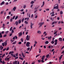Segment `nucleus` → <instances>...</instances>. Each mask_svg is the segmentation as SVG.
Here are the masks:
<instances>
[{"label": "nucleus", "instance_id": "nucleus-29", "mask_svg": "<svg viewBox=\"0 0 64 64\" xmlns=\"http://www.w3.org/2000/svg\"><path fill=\"white\" fill-rule=\"evenodd\" d=\"M26 5H24L23 6V8L24 9H25L26 8Z\"/></svg>", "mask_w": 64, "mask_h": 64}, {"label": "nucleus", "instance_id": "nucleus-46", "mask_svg": "<svg viewBox=\"0 0 64 64\" xmlns=\"http://www.w3.org/2000/svg\"><path fill=\"white\" fill-rule=\"evenodd\" d=\"M18 44H22V42H18Z\"/></svg>", "mask_w": 64, "mask_h": 64}, {"label": "nucleus", "instance_id": "nucleus-1", "mask_svg": "<svg viewBox=\"0 0 64 64\" xmlns=\"http://www.w3.org/2000/svg\"><path fill=\"white\" fill-rule=\"evenodd\" d=\"M30 36H29L28 35H27L26 38V40L27 41H29V39H30Z\"/></svg>", "mask_w": 64, "mask_h": 64}, {"label": "nucleus", "instance_id": "nucleus-58", "mask_svg": "<svg viewBox=\"0 0 64 64\" xmlns=\"http://www.w3.org/2000/svg\"><path fill=\"white\" fill-rule=\"evenodd\" d=\"M6 50V48L3 49V51H5V50Z\"/></svg>", "mask_w": 64, "mask_h": 64}, {"label": "nucleus", "instance_id": "nucleus-22", "mask_svg": "<svg viewBox=\"0 0 64 64\" xmlns=\"http://www.w3.org/2000/svg\"><path fill=\"white\" fill-rule=\"evenodd\" d=\"M22 55L23 57H25V56L24 55V54L23 53H22Z\"/></svg>", "mask_w": 64, "mask_h": 64}, {"label": "nucleus", "instance_id": "nucleus-50", "mask_svg": "<svg viewBox=\"0 0 64 64\" xmlns=\"http://www.w3.org/2000/svg\"><path fill=\"white\" fill-rule=\"evenodd\" d=\"M39 53H41V49H39Z\"/></svg>", "mask_w": 64, "mask_h": 64}, {"label": "nucleus", "instance_id": "nucleus-3", "mask_svg": "<svg viewBox=\"0 0 64 64\" xmlns=\"http://www.w3.org/2000/svg\"><path fill=\"white\" fill-rule=\"evenodd\" d=\"M30 43L29 42H28L26 44V47H29V46H30V45H29V44H30Z\"/></svg>", "mask_w": 64, "mask_h": 64}, {"label": "nucleus", "instance_id": "nucleus-42", "mask_svg": "<svg viewBox=\"0 0 64 64\" xmlns=\"http://www.w3.org/2000/svg\"><path fill=\"white\" fill-rule=\"evenodd\" d=\"M30 48H27V51H29V50H30Z\"/></svg>", "mask_w": 64, "mask_h": 64}, {"label": "nucleus", "instance_id": "nucleus-49", "mask_svg": "<svg viewBox=\"0 0 64 64\" xmlns=\"http://www.w3.org/2000/svg\"><path fill=\"white\" fill-rule=\"evenodd\" d=\"M11 32L12 33V34L13 33H14V31L13 30H12V31Z\"/></svg>", "mask_w": 64, "mask_h": 64}, {"label": "nucleus", "instance_id": "nucleus-39", "mask_svg": "<svg viewBox=\"0 0 64 64\" xmlns=\"http://www.w3.org/2000/svg\"><path fill=\"white\" fill-rule=\"evenodd\" d=\"M6 36H7V34H5V35L4 36V37H6Z\"/></svg>", "mask_w": 64, "mask_h": 64}, {"label": "nucleus", "instance_id": "nucleus-6", "mask_svg": "<svg viewBox=\"0 0 64 64\" xmlns=\"http://www.w3.org/2000/svg\"><path fill=\"white\" fill-rule=\"evenodd\" d=\"M17 64V61H15L13 62V64Z\"/></svg>", "mask_w": 64, "mask_h": 64}, {"label": "nucleus", "instance_id": "nucleus-2", "mask_svg": "<svg viewBox=\"0 0 64 64\" xmlns=\"http://www.w3.org/2000/svg\"><path fill=\"white\" fill-rule=\"evenodd\" d=\"M56 5H57V6L55 7H54L53 8L54 9H58V4H57Z\"/></svg>", "mask_w": 64, "mask_h": 64}, {"label": "nucleus", "instance_id": "nucleus-64", "mask_svg": "<svg viewBox=\"0 0 64 64\" xmlns=\"http://www.w3.org/2000/svg\"><path fill=\"white\" fill-rule=\"evenodd\" d=\"M57 11L58 12H59L60 11V10L59 9H58Z\"/></svg>", "mask_w": 64, "mask_h": 64}, {"label": "nucleus", "instance_id": "nucleus-24", "mask_svg": "<svg viewBox=\"0 0 64 64\" xmlns=\"http://www.w3.org/2000/svg\"><path fill=\"white\" fill-rule=\"evenodd\" d=\"M32 23H31L30 24V28L31 29H32Z\"/></svg>", "mask_w": 64, "mask_h": 64}, {"label": "nucleus", "instance_id": "nucleus-12", "mask_svg": "<svg viewBox=\"0 0 64 64\" xmlns=\"http://www.w3.org/2000/svg\"><path fill=\"white\" fill-rule=\"evenodd\" d=\"M3 4H4V2L3 1L0 4V5L2 6V5H3Z\"/></svg>", "mask_w": 64, "mask_h": 64}, {"label": "nucleus", "instance_id": "nucleus-19", "mask_svg": "<svg viewBox=\"0 0 64 64\" xmlns=\"http://www.w3.org/2000/svg\"><path fill=\"white\" fill-rule=\"evenodd\" d=\"M21 22V20H18V23L19 24H20Z\"/></svg>", "mask_w": 64, "mask_h": 64}, {"label": "nucleus", "instance_id": "nucleus-14", "mask_svg": "<svg viewBox=\"0 0 64 64\" xmlns=\"http://www.w3.org/2000/svg\"><path fill=\"white\" fill-rule=\"evenodd\" d=\"M40 26H39L38 28H40V27H41L42 25V22H40Z\"/></svg>", "mask_w": 64, "mask_h": 64}, {"label": "nucleus", "instance_id": "nucleus-48", "mask_svg": "<svg viewBox=\"0 0 64 64\" xmlns=\"http://www.w3.org/2000/svg\"><path fill=\"white\" fill-rule=\"evenodd\" d=\"M18 0H14L13 1V2H15L16 1H17Z\"/></svg>", "mask_w": 64, "mask_h": 64}, {"label": "nucleus", "instance_id": "nucleus-8", "mask_svg": "<svg viewBox=\"0 0 64 64\" xmlns=\"http://www.w3.org/2000/svg\"><path fill=\"white\" fill-rule=\"evenodd\" d=\"M45 4V2L44 1H43V4L42 5V6H41V7L42 8L44 6V4Z\"/></svg>", "mask_w": 64, "mask_h": 64}, {"label": "nucleus", "instance_id": "nucleus-53", "mask_svg": "<svg viewBox=\"0 0 64 64\" xmlns=\"http://www.w3.org/2000/svg\"><path fill=\"white\" fill-rule=\"evenodd\" d=\"M12 35V33L10 34V36H11Z\"/></svg>", "mask_w": 64, "mask_h": 64}, {"label": "nucleus", "instance_id": "nucleus-5", "mask_svg": "<svg viewBox=\"0 0 64 64\" xmlns=\"http://www.w3.org/2000/svg\"><path fill=\"white\" fill-rule=\"evenodd\" d=\"M39 7H40V6H38V7L36 6L35 7L34 9H35V10H37V9H38V8H39Z\"/></svg>", "mask_w": 64, "mask_h": 64}, {"label": "nucleus", "instance_id": "nucleus-11", "mask_svg": "<svg viewBox=\"0 0 64 64\" xmlns=\"http://www.w3.org/2000/svg\"><path fill=\"white\" fill-rule=\"evenodd\" d=\"M13 10L14 11H15V10H16V7H14V8H13Z\"/></svg>", "mask_w": 64, "mask_h": 64}, {"label": "nucleus", "instance_id": "nucleus-31", "mask_svg": "<svg viewBox=\"0 0 64 64\" xmlns=\"http://www.w3.org/2000/svg\"><path fill=\"white\" fill-rule=\"evenodd\" d=\"M38 63H40V62H41V60H38Z\"/></svg>", "mask_w": 64, "mask_h": 64}, {"label": "nucleus", "instance_id": "nucleus-32", "mask_svg": "<svg viewBox=\"0 0 64 64\" xmlns=\"http://www.w3.org/2000/svg\"><path fill=\"white\" fill-rule=\"evenodd\" d=\"M4 13V11H2L1 12L0 14H3Z\"/></svg>", "mask_w": 64, "mask_h": 64}, {"label": "nucleus", "instance_id": "nucleus-9", "mask_svg": "<svg viewBox=\"0 0 64 64\" xmlns=\"http://www.w3.org/2000/svg\"><path fill=\"white\" fill-rule=\"evenodd\" d=\"M14 53V52L12 51V52H9V55H10V54H13Z\"/></svg>", "mask_w": 64, "mask_h": 64}, {"label": "nucleus", "instance_id": "nucleus-30", "mask_svg": "<svg viewBox=\"0 0 64 64\" xmlns=\"http://www.w3.org/2000/svg\"><path fill=\"white\" fill-rule=\"evenodd\" d=\"M18 16H16V18H15V20H16L18 18Z\"/></svg>", "mask_w": 64, "mask_h": 64}, {"label": "nucleus", "instance_id": "nucleus-13", "mask_svg": "<svg viewBox=\"0 0 64 64\" xmlns=\"http://www.w3.org/2000/svg\"><path fill=\"white\" fill-rule=\"evenodd\" d=\"M49 43V42L48 41H46L45 42V44H48Z\"/></svg>", "mask_w": 64, "mask_h": 64}, {"label": "nucleus", "instance_id": "nucleus-40", "mask_svg": "<svg viewBox=\"0 0 64 64\" xmlns=\"http://www.w3.org/2000/svg\"><path fill=\"white\" fill-rule=\"evenodd\" d=\"M63 14V12L60 11V14Z\"/></svg>", "mask_w": 64, "mask_h": 64}, {"label": "nucleus", "instance_id": "nucleus-25", "mask_svg": "<svg viewBox=\"0 0 64 64\" xmlns=\"http://www.w3.org/2000/svg\"><path fill=\"white\" fill-rule=\"evenodd\" d=\"M16 42H17V41H15V42H14L13 43H12V44H16Z\"/></svg>", "mask_w": 64, "mask_h": 64}, {"label": "nucleus", "instance_id": "nucleus-38", "mask_svg": "<svg viewBox=\"0 0 64 64\" xmlns=\"http://www.w3.org/2000/svg\"><path fill=\"white\" fill-rule=\"evenodd\" d=\"M32 47H33V46H31V47L30 48V51H31V49H32Z\"/></svg>", "mask_w": 64, "mask_h": 64}, {"label": "nucleus", "instance_id": "nucleus-63", "mask_svg": "<svg viewBox=\"0 0 64 64\" xmlns=\"http://www.w3.org/2000/svg\"><path fill=\"white\" fill-rule=\"evenodd\" d=\"M61 23V21H59L58 22V24H59Z\"/></svg>", "mask_w": 64, "mask_h": 64}, {"label": "nucleus", "instance_id": "nucleus-17", "mask_svg": "<svg viewBox=\"0 0 64 64\" xmlns=\"http://www.w3.org/2000/svg\"><path fill=\"white\" fill-rule=\"evenodd\" d=\"M34 3V1H32L30 2V4H33Z\"/></svg>", "mask_w": 64, "mask_h": 64}, {"label": "nucleus", "instance_id": "nucleus-62", "mask_svg": "<svg viewBox=\"0 0 64 64\" xmlns=\"http://www.w3.org/2000/svg\"><path fill=\"white\" fill-rule=\"evenodd\" d=\"M54 42H57V40H55Z\"/></svg>", "mask_w": 64, "mask_h": 64}, {"label": "nucleus", "instance_id": "nucleus-27", "mask_svg": "<svg viewBox=\"0 0 64 64\" xmlns=\"http://www.w3.org/2000/svg\"><path fill=\"white\" fill-rule=\"evenodd\" d=\"M49 56V54L48 55H46V57L47 58H48Z\"/></svg>", "mask_w": 64, "mask_h": 64}, {"label": "nucleus", "instance_id": "nucleus-45", "mask_svg": "<svg viewBox=\"0 0 64 64\" xmlns=\"http://www.w3.org/2000/svg\"><path fill=\"white\" fill-rule=\"evenodd\" d=\"M12 18H11L10 20V22H12Z\"/></svg>", "mask_w": 64, "mask_h": 64}, {"label": "nucleus", "instance_id": "nucleus-33", "mask_svg": "<svg viewBox=\"0 0 64 64\" xmlns=\"http://www.w3.org/2000/svg\"><path fill=\"white\" fill-rule=\"evenodd\" d=\"M41 62L42 63H44V60H41Z\"/></svg>", "mask_w": 64, "mask_h": 64}, {"label": "nucleus", "instance_id": "nucleus-59", "mask_svg": "<svg viewBox=\"0 0 64 64\" xmlns=\"http://www.w3.org/2000/svg\"><path fill=\"white\" fill-rule=\"evenodd\" d=\"M15 38H16V39H17V36H15Z\"/></svg>", "mask_w": 64, "mask_h": 64}, {"label": "nucleus", "instance_id": "nucleus-61", "mask_svg": "<svg viewBox=\"0 0 64 64\" xmlns=\"http://www.w3.org/2000/svg\"><path fill=\"white\" fill-rule=\"evenodd\" d=\"M33 4H32L30 6V8H32V7H33Z\"/></svg>", "mask_w": 64, "mask_h": 64}, {"label": "nucleus", "instance_id": "nucleus-36", "mask_svg": "<svg viewBox=\"0 0 64 64\" xmlns=\"http://www.w3.org/2000/svg\"><path fill=\"white\" fill-rule=\"evenodd\" d=\"M2 45L3 46H5V44H4V43H2Z\"/></svg>", "mask_w": 64, "mask_h": 64}, {"label": "nucleus", "instance_id": "nucleus-20", "mask_svg": "<svg viewBox=\"0 0 64 64\" xmlns=\"http://www.w3.org/2000/svg\"><path fill=\"white\" fill-rule=\"evenodd\" d=\"M5 54H4L2 56V58H3L4 57V56H5Z\"/></svg>", "mask_w": 64, "mask_h": 64}, {"label": "nucleus", "instance_id": "nucleus-34", "mask_svg": "<svg viewBox=\"0 0 64 64\" xmlns=\"http://www.w3.org/2000/svg\"><path fill=\"white\" fill-rule=\"evenodd\" d=\"M9 18H10V16H7V19H9Z\"/></svg>", "mask_w": 64, "mask_h": 64}, {"label": "nucleus", "instance_id": "nucleus-16", "mask_svg": "<svg viewBox=\"0 0 64 64\" xmlns=\"http://www.w3.org/2000/svg\"><path fill=\"white\" fill-rule=\"evenodd\" d=\"M24 23H25V24H28V22H27V21L25 20L24 22Z\"/></svg>", "mask_w": 64, "mask_h": 64}, {"label": "nucleus", "instance_id": "nucleus-51", "mask_svg": "<svg viewBox=\"0 0 64 64\" xmlns=\"http://www.w3.org/2000/svg\"><path fill=\"white\" fill-rule=\"evenodd\" d=\"M57 42H55L54 43V45H57Z\"/></svg>", "mask_w": 64, "mask_h": 64}, {"label": "nucleus", "instance_id": "nucleus-7", "mask_svg": "<svg viewBox=\"0 0 64 64\" xmlns=\"http://www.w3.org/2000/svg\"><path fill=\"white\" fill-rule=\"evenodd\" d=\"M7 41L6 40L5 42H4V44H5V46H6V45L7 44Z\"/></svg>", "mask_w": 64, "mask_h": 64}, {"label": "nucleus", "instance_id": "nucleus-47", "mask_svg": "<svg viewBox=\"0 0 64 64\" xmlns=\"http://www.w3.org/2000/svg\"><path fill=\"white\" fill-rule=\"evenodd\" d=\"M24 18H23L22 20V22H23V21H24Z\"/></svg>", "mask_w": 64, "mask_h": 64}, {"label": "nucleus", "instance_id": "nucleus-15", "mask_svg": "<svg viewBox=\"0 0 64 64\" xmlns=\"http://www.w3.org/2000/svg\"><path fill=\"white\" fill-rule=\"evenodd\" d=\"M59 40L60 41H62V38H59Z\"/></svg>", "mask_w": 64, "mask_h": 64}, {"label": "nucleus", "instance_id": "nucleus-23", "mask_svg": "<svg viewBox=\"0 0 64 64\" xmlns=\"http://www.w3.org/2000/svg\"><path fill=\"white\" fill-rule=\"evenodd\" d=\"M37 33H39V34H40V33H41V31H40L38 30L37 32Z\"/></svg>", "mask_w": 64, "mask_h": 64}, {"label": "nucleus", "instance_id": "nucleus-54", "mask_svg": "<svg viewBox=\"0 0 64 64\" xmlns=\"http://www.w3.org/2000/svg\"><path fill=\"white\" fill-rule=\"evenodd\" d=\"M7 58H6L5 59V60H6V61H7Z\"/></svg>", "mask_w": 64, "mask_h": 64}, {"label": "nucleus", "instance_id": "nucleus-10", "mask_svg": "<svg viewBox=\"0 0 64 64\" xmlns=\"http://www.w3.org/2000/svg\"><path fill=\"white\" fill-rule=\"evenodd\" d=\"M51 38H52V36H50V37H48V40H51Z\"/></svg>", "mask_w": 64, "mask_h": 64}, {"label": "nucleus", "instance_id": "nucleus-56", "mask_svg": "<svg viewBox=\"0 0 64 64\" xmlns=\"http://www.w3.org/2000/svg\"><path fill=\"white\" fill-rule=\"evenodd\" d=\"M7 61H9V58H7Z\"/></svg>", "mask_w": 64, "mask_h": 64}, {"label": "nucleus", "instance_id": "nucleus-55", "mask_svg": "<svg viewBox=\"0 0 64 64\" xmlns=\"http://www.w3.org/2000/svg\"><path fill=\"white\" fill-rule=\"evenodd\" d=\"M8 50H9V48L8 47L6 49V50H7V51H8Z\"/></svg>", "mask_w": 64, "mask_h": 64}, {"label": "nucleus", "instance_id": "nucleus-4", "mask_svg": "<svg viewBox=\"0 0 64 64\" xmlns=\"http://www.w3.org/2000/svg\"><path fill=\"white\" fill-rule=\"evenodd\" d=\"M22 32H20V33H19L18 34V37H21V36H22Z\"/></svg>", "mask_w": 64, "mask_h": 64}, {"label": "nucleus", "instance_id": "nucleus-41", "mask_svg": "<svg viewBox=\"0 0 64 64\" xmlns=\"http://www.w3.org/2000/svg\"><path fill=\"white\" fill-rule=\"evenodd\" d=\"M12 28L11 27L10 29V31H12Z\"/></svg>", "mask_w": 64, "mask_h": 64}, {"label": "nucleus", "instance_id": "nucleus-52", "mask_svg": "<svg viewBox=\"0 0 64 64\" xmlns=\"http://www.w3.org/2000/svg\"><path fill=\"white\" fill-rule=\"evenodd\" d=\"M57 31H56V32H54V35H55V34H56V33H57Z\"/></svg>", "mask_w": 64, "mask_h": 64}, {"label": "nucleus", "instance_id": "nucleus-28", "mask_svg": "<svg viewBox=\"0 0 64 64\" xmlns=\"http://www.w3.org/2000/svg\"><path fill=\"white\" fill-rule=\"evenodd\" d=\"M19 59H21V60H23L24 59L23 58H21L20 57Z\"/></svg>", "mask_w": 64, "mask_h": 64}, {"label": "nucleus", "instance_id": "nucleus-60", "mask_svg": "<svg viewBox=\"0 0 64 64\" xmlns=\"http://www.w3.org/2000/svg\"><path fill=\"white\" fill-rule=\"evenodd\" d=\"M4 16H5L6 15V12H4Z\"/></svg>", "mask_w": 64, "mask_h": 64}, {"label": "nucleus", "instance_id": "nucleus-44", "mask_svg": "<svg viewBox=\"0 0 64 64\" xmlns=\"http://www.w3.org/2000/svg\"><path fill=\"white\" fill-rule=\"evenodd\" d=\"M21 42H23V38H21Z\"/></svg>", "mask_w": 64, "mask_h": 64}, {"label": "nucleus", "instance_id": "nucleus-37", "mask_svg": "<svg viewBox=\"0 0 64 64\" xmlns=\"http://www.w3.org/2000/svg\"><path fill=\"white\" fill-rule=\"evenodd\" d=\"M55 23V22H52V25H54V23Z\"/></svg>", "mask_w": 64, "mask_h": 64}, {"label": "nucleus", "instance_id": "nucleus-57", "mask_svg": "<svg viewBox=\"0 0 64 64\" xmlns=\"http://www.w3.org/2000/svg\"><path fill=\"white\" fill-rule=\"evenodd\" d=\"M15 18V16H14L13 17V18H12V19H14Z\"/></svg>", "mask_w": 64, "mask_h": 64}, {"label": "nucleus", "instance_id": "nucleus-43", "mask_svg": "<svg viewBox=\"0 0 64 64\" xmlns=\"http://www.w3.org/2000/svg\"><path fill=\"white\" fill-rule=\"evenodd\" d=\"M8 32H9V31H7L5 33L6 34H7L8 33Z\"/></svg>", "mask_w": 64, "mask_h": 64}, {"label": "nucleus", "instance_id": "nucleus-35", "mask_svg": "<svg viewBox=\"0 0 64 64\" xmlns=\"http://www.w3.org/2000/svg\"><path fill=\"white\" fill-rule=\"evenodd\" d=\"M4 26H5V24H2V27L3 28H4Z\"/></svg>", "mask_w": 64, "mask_h": 64}, {"label": "nucleus", "instance_id": "nucleus-21", "mask_svg": "<svg viewBox=\"0 0 64 64\" xmlns=\"http://www.w3.org/2000/svg\"><path fill=\"white\" fill-rule=\"evenodd\" d=\"M51 43H52V44H53L54 43V41L52 40L51 42Z\"/></svg>", "mask_w": 64, "mask_h": 64}, {"label": "nucleus", "instance_id": "nucleus-18", "mask_svg": "<svg viewBox=\"0 0 64 64\" xmlns=\"http://www.w3.org/2000/svg\"><path fill=\"white\" fill-rule=\"evenodd\" d=\"M15 24L16 25H18V21H16L15 22Z\"/></svg>", "mask_w": 64, "mask_h": 64}, {"label": "nucleus", "instance_id": "nucleus-26", "mask_svg": "<svg viewBox=\"0 0 64 64\" xmlns=\"http://www.w3.org/2000/svg\"><path fill=\"white\" fill-rule=\"evenodd\" d=\"M52 15H51V16H54V12H53L52 13Z\"/></svg>", "mask_w": 64, "mask_h": 64}]
</instances>
